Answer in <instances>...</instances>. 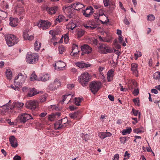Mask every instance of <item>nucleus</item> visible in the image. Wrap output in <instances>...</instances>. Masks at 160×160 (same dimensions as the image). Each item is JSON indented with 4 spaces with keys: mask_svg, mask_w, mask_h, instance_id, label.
Masks as SVG:
<instances>
[{
    "mask_svg": "<svg viewBox=\"0 0 160 160\" xmlns=\"http://www.w3.org/2000/svg\"><path fill=\"white\" fill-rule=\"evenodd\" d=\"M90 78V74L87 72H84L79 76L78 80L82 86L85 87L87 86Z\"/></svg>",
    "mask_w": 160,
    "mask_h": 160,
    "instance_id": "obj_1",
    "label": "nucleus"
},
{
    "mask_svg": "<svg viewBox=\"0 0 160 160\" xmlns=\"http://www.w3.org/2000/svg\"><path fill=\"white\" fill-rule=\"evenodd\" d=\"M67 117L59 120L57 121L54 124V127L56 129L59 130L63 129L67 127L68 124L70 123Z\"/></svg>",
    "mask_w": 160,
    "mask_h": 160,
    "instance_id": "obj_2",
    "label": "nucleus"
},
{
    "mask_svg": "<svg viewBox=\"0 0 160 160\" xmlns=\"http://www.w3.org/2000/svg\"><path fill=\"white\" fill-rule=\"evenodd\" d=\"M26 61L28 63L35 64L38 60L39 55L36 53L28 52L26 56Z\"/></svg>",
    "mask_w": 160,
    "mask_h": 160,
    "instance_id": "obj_3",
    "label": "nucleus"
},
{
    "mask_svg": "<svg viewBox=\"0 0 160 160\" xmlns=\"http://www.w3.org/2000/svg\"><path fill=\"white\" fill-rule=\"evenodd\" d=\"M5 40L7 45L9 47L13 46L18 42L16 37L12 34L7 35L5 37Z\"/></svg>",
    "mask_w": 160,
    "mask_h": 160,
    "instance_id": "obj_4",
    "label": "nucleus"
},
{
    "mask_svg": "<svg viewBox=\"0 0 160 160\" xmlns=\"http://www.w3.org/2000/svg\"><path fill=\"white\" fill-rule=\"evenodd\" d=\"M101 83L95 81L91 82L90 88L91 92L94 94L96 93L101 88Z\"/></svg>",
    "mask_w": 160,
    "mask_h": 160,
    "instance_id": "obj_5",
    "label": "nucleus"
},
{
    "mask_svg": "<svg viewBox=\"0 0 160 160\" xmlns=\"http://www.w3.org/2000/svg\"><path fill=\"white\" fill-rule=\"evenodd\" d=\"M98 49L99 52L101 53L107 54L111 53L113 52V50L107 46L102 43H99Z\"/></svg>",
    "mask_w": 160,
    "mask_h": 160,
    "instance_id": "obj_6",
    "label": "nucleus"
},
{
    "mask_svg": "<svg viewBox=\"0 0 160 160\" xmlns=\"http://www.w3.org/2000/svg\"><path fill=\"white\" fill-rule=\"evenodd\" d=\"M26 78L25 76L22 75L21 73H19L15 78L14 83L16 85L21 86L24 83Z\"/></svg>",
    "mask_w": 160,
    "mask_h": 160,
    "instance_id": "obj_7",
    "label": "nucleus"
},
{
    "mask_svg": "<svg viewBox=\"0 0 160 160\" xmlns=\"http://www.w3.org/2000/svg\"><path fill=\"white\" fill-rule=\"evenodd\" d=\"M30 119H33L31 115L28 113H23L18 117L17 120L18 122L24 123Z\"/></svg>",
    "mask_w": 160,
    "mask_h": 160,
    "instance_id": "obj_8",
    "label": "nucleus"
},
{
    "mask_svg": "<svg viewBox=\"0 0 160 160\" xmlns=\"http://www.w3.org/2000/svg\"><path fill=\"white\" fill-rule=\"evenodd\" d=\"M51 24V22L48 21L41 20L39 21L38 26L39 28H41L43 30H45L48 28L50 27Z\"/></svg>",
    "mask_w": 160,
    "mask_h": 160,
    "instance_id": "obj_9",
    "label": "nucleus"
},
{
    "mask_svg": "<svg viewBox=\"0 0 160 160\" xmlns=\"http://www.w3.org/2000/svg\"><path fill=\"white\" fill-rule=\"evenodd\" d=\"M83 26L89 30H94L97 27V24L94 21L88 20L86 23L83 24Z\"/></svg>",
    "mask_w": 160,
    "mask_h": 160,
    "instance_id": "obj_10",
    "label": "nucleus"
},
{
    "mask_svg": "<svg viewBox=\"0 0 160 160\" xmlns=\"http://www.w3.org/2000/svg\"><path fill=\"white\" fill-rule=\"evenodd\" d=\"M38 102L35 100H30L28 101L26 103V107L29 109L35 110L38 106Z\"/></svg>",
    "mask_w": 160,
    "mask_h": 160,
    "instance_id": "obj_11",
    "label": "nucleus"
},
{
    "mask_svg": "<svg viewBox=\"0 0 160 160\" xmlns=\"http://www.w3.org/2000/svg\"><path fill=\"white\" fill-rule=\"evenodd\" d=\"M51 78L50 75L46 73H41L39 74L38 79V81H41L42 82H46L48 81Z\"/></svg>",
    "mask_w": 160,
    "mask_h": 160,
    "instance_id": "obj_12",
    "label": "nucleus"
},
{
    "mask_svg": "<svg viewBox=\"0 0 160 160\" xmlns=\"http://www.w3.org/2000/svg\"><path fill=\"white\" fill-rule=\"evenodd\" d=\"M13 104V111H14L15 113L19 112H20V109L24 105L23 103L19 102H15Z\"/></svg>",
    "mask_w": 160,
    "mask_h": 160,
    "instance_id": "obj_13",
    "label": "nucleus"
},
{
    "mask_svg": "<svg viewBox=\"0 0 160 160\" xmlns=\"http://www.w3.org/2000/svg\"><path fill=\"white\" fill-rule=\"evenodd\" d=\"M81 48L82 52V54H89L91 53L92 50V48L87 44H84L83 45L81 46Z\"/></svg>",
    "mask_w": 160,
    "mask_h": 160,
    "instance_id": "obj_14",
    "label": "nucleus"
},
{
    "mask_svg": "<svg viewBox=\"0 0 160 160\" xmlns=\"http://www.w3.org/2000/svg\"><path fill=\"white\" fill-rule=\"evenodd\" d=\"M66 66V64L63 62L59 61L57 62L54 66L56 70H62Z\"/></svg>",
    "mask_w": 160,
    "mask_h": 160,
    "instance_id": "obj_15",
    "label": "nucleus"
},
{
    "mask_svg": "<svg viewBox=\"0 0 160 160\" xmlns=\"http://www.w3.org/2000/svg\"><path fill=\"white\" fill-rule=\"evenodd\" d=\"M72 7L73 8L74 10L79 11L80 9H82L84 7V5L79 2H75L71 4Z\"/></svg>",
    "mask_w": 160,
    "mask_h": 160,
    "instance_id": "obj_16",
    "label": "nucleus"
},
{
    "mask_svg": "<svg viewBox=\"0 0 160 160\" xmlns=\"http://www.w3.org/2000/svg\"><path fill=\"white\" fill-rule=\"evenodd\" d=\"M9 141L11 146L13 148L18 146V144L16 138L14 136H11L9 138Z\"/></svg>",
    "mask_w": 160,
    "mask_h": 160,
    "instance_id": "obj_17",
    "label": "nucleus"
},
{
    "mask_svg": "<svg viewBox=\"0 0 160 160\" xmlns=\"http://www.w3.org/2000/svg\"><path fill=\"white\" fill-rule=\"evenodd\" d=\"M9 25L12 27H15L18 26L19 22L18 19L10 17L9 18Z\"/></svg>",
    "mask_w": 160,
    "mask_h": 160,
    "instance_id": "obj_18",
    "label": "nucleus"
},
{
    "mask_svg": "<svg viewBox=\"0 0 160 160\" xmlns=\"http://www.w3.org/2000/svg\"><path fill=\"white\" fill-rule=\"evenodd\" d=\"M128 86V89L130 90H132L133 89L135 88H137V83L134 79H132L129 81Z\"/></svg>",
    "mask_w": 160,
    "mask_h": 160,
    "instance_id": "obj_19",
    "label": "nucleus"
},
{
    "mask_svg": "<svg viewBox=\"0 0 160 160\" xmlns=\"http://www.w3.org/2000/svg\"><path fill=\"white\" fill-rule=\"evenodd\" d=\"M114 70L113 69L109 70L107 73V79L108 82H111L113 80Z\"/></svg>",
    "mask_w": 160,
    "mask_h": 160,
    "instance_id": "obj_20",
    "label": "nucleus"
},
{
    "mask_svg": "<svg viewBox=\"0 0 160 160\" xmlns=\"http://www.w3.org/2000/svg\"><path fill=\"white\" fill-rule=\"evenodd\" d=\"M138 65L135 63H132L131 65V70L132 71L133 75L137 77L138 76Z\"/></svg>",
    "mask_w": 160,
    "mask_h": 160,
    "instance_id": "obj_21",
    "label": "nucleus"
},
{
    "mask_svg": "<svg viewBox=\"0 0 160 160\" xmlns=\"http://www.w3.org/2000/svg\"><path fill=\"white\" fill-rule=\"evenodd\" d=\"M58 9V7L54 6L51 7H47L46 11L49 14L52 15L55 14Z\"/></svg>",
    "mask_w": 160,
    "mask_h": 160,
    "instance_id": "obj_22",
    "label": "nucleus"
},
{
    "mask_svg": "<svg viewBox=\"0 0 160 160\" xmlns=\"http://www.w3.org/2000/svg\"><path fill=\"white\" fill-rule=\"evenodd\" d=\"M112 134L109 132H99L98 133V136L102 139H104L106 137H110Z\"/></svg>",
    "mask_w": 160,
    "mask_h": 160,
    "instance_id": "obj_23",
    "label": "nucleus"
},
{
    "mask_svg": "<svg viewBox=\"0 0 160 160\" xmlns=\"http://www.w3.org/2000/svg\"><path fill=\"white\" fill-rule=\"evenodd\" d=\"M63 10L65 12L68 13L70 15L73 14L75 10L74 8L72 7L71 5L67 7H64Z\"/></svg>",
    "mask_w": 160,
    "mask_h": 160,
    "instance_id": "obj_24",
    "label": "nucleus"
},
{
    "mask_svg": "<svg viewBox=\"0 0 160 160\" xmlns=\"http://www.w3.org/2000/svg\"><path fill=\"white\" fill-rule=\"evenodd\" d=\"M75 65L80 68H88L90 66V65L88 63H86L83 61L76 62Z\"/></svg>",
    "mask_w": 160,
    "mask_h": 160,
    "instance_id": "obj_25",
    "label": "nucleus"
},
{
    "mask_svg": "<svg viewBox=\"0 0 160 160\" xmlns=\"http://www.w3.org/2000/svg\"><path fill=\"white\" fill-rule=\"evenodd\" d=\"M39 93L37 90L34 88H29L28 92L27 94L28 97H31Z\"/></svg>",
    "mask_w": 160,
    "mask_h": 160,
    "instance_id": "obj_26",
    "label": "nucleus"
},
{
    "mask_svg": "<svg viewBox=\"0 0 160 160\" xmlns=\"http://www.w3.org/2000/svg\"><path fill=\"white\" fill-rule=\"evenodd\" d=\"M61 83L60 81L58 79L55 80L53 83V85L54 88H50L51 90H53L54 88H57L61 86Z\"/></svg>",
    "mask_w": 160,
    "mask_h": 160,
    "instance_id": "obj_27",
    "label": "nucleus"
},
{
    "mask_svg": "<svg viewBox=\"0 0 160 160\" xmlns=\"http://www.w3.org/2000/svg\"><path fill=\"white\" fill-rule=\"evenodd\" d=\"M41 43L38 41H36L34 43V49L35 51H38L40 50Z\"/></svg>",
    "mask_w": 160,
    "mask_h": 160,
    "instance_id": "obj_28",
    "label": "nucleus"
},
{
    "mask_svg": "<svg viewBox=\"0 0 160 160\" xmlns=\"http://www.w3.org/2000/svg\"><path fill=\"white\" fill-rule=\"evenodd\" d=\"M132 129L131 127L124 129L122 131V133L123 135H125L127 134H130L132 132Z\"/></svg>",
    "mask_w": 160,
    "mask_h": 160,
    "instance_id": "obj_29",
    "label": "nucleus"
},
{
    "mask_svg": "<svg viewBox=\"0 0 160 160\" xmlns=\"http://www.w3.org/2000/svg\"><path fill=\"white\" fill-rule=\"evenodd\" d=\"M6 75L8 79H10L12 77V73L9 69H8L6 72Z\"/></svg>",
    "mask_w": 160,
    "mask_h": 160,
    "instance_id": "obj_30",
    "label": "nucleus"
},
{
    "mask_svg": "<svg viewBox=\"0 0 160 160\" xmlns=\"http://www.w3.org/2000/svg\"><path fill=\"white\" fill-rule=\"evenodd\" d=\"M83 98L82 97L81 98L78 97V98H75V100L74 101L75 104L77 106H79L80 105V103L81 102Z\"/></svg>",
    "mask_w": 160,
    "mask_h": 160,
    "instance_id": "obj_31",
    "label": "nucleus"
},
{
    "mask_svg": "<svg viewBox=\"0 0 160 160\" xmlns=\"http://www.w3.org/2000/svg\"><path fill=\"white\" fill-rule=\"evenodd\" d=\"M153 78L156 80H158L160 82V72H157L153 74Z\"/></svg>",
    "mask_w": 160,
    "mask_h": 160,
    "instance_id": "obj_32",
    "label": "nucleus"
},
{
    "mask_svg": "<svg viewBox=\"0 0 160 160\" xmlns=\"http://www.w3.org/2000/svg\"><path fill=\"white\" fill-rule=\"evenodd\" d=\"M76 119H79L82 117V112L80 111H78L74 112Z\"/></svg>",
    "mask_w": 160,
    "mask_h": 160,
    "instance_id": "obj_33",
    "label": "nucleus"
},
{
    "mask_svg": "<svg viewBox=\"0 0 160 160\" xmlns=\"http://www.w3.org/2000/svg\"><path fill=\"white\" fill-rule=\"evenodd\" d=\"M130 138L129 137H124L120 138V141L121 143L124 144Z\"/></svg>",
    "mask_w": 160,
    "mask_h": 160,
    "instance_id": "obj_34",
    "label": "nucleus"
},
{
    "mask_svg": "<svg viewBox=\"0 0 160 160\" xmlns=\"http://www.w3.org/2000/svg\"><path fill=\"white\" fill-rule=\"evenodd\" d=\"M15 11L18 14H22L24 11L23 8H20L18 7L16 8Z\"/></svg>",
    "mask_w": 160,
    "mask_h": 160,
    "instance_id": "obj_35",
    "label": "nucleus"
},
{
    "mask_svg": "<svg viewBox=\"0 0 160 160\" xmlns=\"http://www.w3.org/2000/svg\"><path fill=\"white\" fill-rule=\"evenodd\" d=\"M82 13L83 15L86 17L89 18L90 16L92 15L91 12H89L88 13H87L88 12H87L88 10H86V8L85 10H82Z\"/></svg>",
    "mask_w": 160,
    "mask_h": 160,
    "instance_id": "obj_36",
    "label": "nucleus"
},
{
    "mask_svg": "<svg viewBox=\"0 0 160 160\" xmlns=\"http://www.w3.org/2000/svg\"><path fill=\"white\" fill-rule=\"evenodd\" d=\"M65 19V17L63 16L60 15L58 16V18L56 19V21L57 22H60L64 20Z\"/></svg>",
    "mask_w": 160,
    "mask_h": 160,
    "instance_id": "obj_37",
    "label": "nucleus"
},
{
    "mask_svg": "<svg viewBox=\"0 0 160 160\" xmlns=\"http://www.w3.org/2000/svg\"><path fill=\"white\" fill-rule=\"evenodd\" d=\"M85 31L82 29H80L78 31L77 34L79 37L82 36L84 34Z\"/></svg>",
    "mask_w": 160,
    "mask_h": 160,
    "instance_id": "obj_38",
    "label": "nucleus"
},
{
    "mask_svg": "<svg viewBox=\"0 0 160 160\" xmlns=\"http://www.w3.org/2000/svg\"><path fill=\"white\" fill-rule=\"evenodd\" d=\"M38 78H37V75L34 73V72H33L31 75L30 77V80L31 81H33L34 80H38Z\"/></svg>",
    "mask_w": 160,
    "mask_h": 160,
    "instance_id": "obj_39",
    "label": "nucleus"
},
{
    "mask_svg": "<svg viewBox=\"0 0 160 160\" xmlns=\"http://www.w3.org/2000/svg\"><path fill=\"white\" fill-rule=\"evenodd\" d=\"M65 50V48L63 46H59L58 48L59 53L60 54H62L63 52Z\"/></svg>",
    "mask_w": 160,
    "mask_h": 160,
    "instance_id": "obj_40",
    "label": "nucleus"
},
{
    "mask_svg": "<svg viewBox=\"0 0 160 160\" xmlns=\"http://www.w3.org/2000/svg\"><path fill=\"white\" fill-rule=\"evenodd\" d=\"M28 30H26L23 32V37L25 40H27L29 34H28Z\"/></svg>",
    "mask_w": 160,
    "mask_h": 160,
    "instance_id": "obj_41",
    "label": "nucleus"
},
{
    "mask_svg": "<svg viewBox=\"0 0 160 160\" xmlns=\"http://www.w3.org/2000/svg\"><path fill=\"white\" fill-rule=\"evenodd\" d=\"M51 108H52V110H55L56 111H60L61 110L62 108L60 107H57L56 105H51Z\"/></svg>",
    "mask_w": 160,
    "mask_h": 160,
    "instance_id": "obj_42",
    "label": "nucleus"
},
{
    "mask_svg": "<svg viewBox=\"0 0 160 160\" xmlns=\"http://www.w3.org/2000/svg\"><path fill=\"white\" fill-rule=\"evenodd\" d=\"M148 20L149 21H154L155 19V16L152 14L147 16Z\"/></svg>",
    "mask_w": 160,
    "mask_h": 160,
    "instance_id": "obj_43",
    "label": "nucleus"
},
{
    "mask_svg": "<svg viewBox=\"0 0 160 160\" xmlns=\"http://www.w3.org/2000/svg\"><path fill=\"white\" fill-rule=\"evenodd\" d=\"M142 53L140 52H136L134 54L135 56V60H137V58L142 56Z\"/></svg>",
    "mask_w": 160,
    "mask_h": 160,
    "instance_id": "obj_44",
    "label": "nucleus"
},
{
    "mask_svg": "<svg viewBox=\"0 0 160 160\" xmlns=\"http://www.w3.org/2000/svg\"><path fill=\"white\" fill-rule=\"evenodd\" d=\"M133 131L134 132L137 133H139L141 132H143V131L142 130H141V129L140 128H137L134 129L133 130Z\"/></svg>",
    "mask_w": 160,
    "mask_h": 160,
    "instance_id": "obj_45",
    "label": "nucleus"
},
{
    "mask_svg": "<svg viewBox=\"0 0 160 160\" xmlns=\"http://www.w3.org/2000/svg\"><path fill=\"white\" fill-rule=\"evenodd\" d=\"M133 101L136 105H137L138 106H139V99L138 98L134 99Z\"/></svg>",
    "mask_w": 160,
    "mask_h": 160,
    "instance_id": "obj_46",
    "label": "nucleus"
},
{
    "mask_svg": "<svg viewBox=\"0 0 160 160\" xmlns=\"http://www.w3.org/2000/svg\"><path fill=\"white\" fill-rule=\"evenodd\" d=\"M48 118V120L51 121H52L54 120L55 116L54 115H50L49 116Z\"/></svg>",
    "mask_w": 160,
    "mask_h": 160,
    "instance_id": "obj_47",
    "label": "nucleus"
},
{
    "mask_svg": "<svg viewBox=\"0 0 160 160\" xmlns=\"http://www.w3.org/2000/svg\"><path fill=\"white\" fill-rule=\"evenodd\" d=\"M130 157V154L129 153H128L127 151H126L125 152L124 154V160H126L128 159Z\"/></svg>",
    "mask_w": 160,
    "mask_h": 160,
    "instance_id": "obj_48",
    "label": "nucleus"
},
{
    "mask_svg": "<svg viewBox=\"0 0 160 160\" xmlns=\"http://www.w3.org/2000/svg\"><path fill=\"white\" fill-rule=\"evenodd\" d=\"M72 97V95L70 94H66L64 95L63 96V98L62 99V102H63L66 100V99L67 98V97Z\"/></svg>",
    "mask_w": 160,
    "mask_h": 160,
    "instance_id": "obj_49",
    "label": "nucleus"
},
{
    "mask_svg": "<svg viewBox=\"0 0 160 160\" xmlns=\"http://www.w3.org/2000/svg\"><path fill=\"white\" fill-rule=\"evenodd\" d=\"M0 14L1 15V16H0V17H3L4 18H6L7 17V13L5 12L0 11Z\"/></svg>",
    "mask_w": 160,
    "mask_h": 160,
    "instance_id": "obj_50",
    "label": "nucleus"
},
{
    "mask_svg": "<svg viewBox=\"0 0 160 160\" xmlns=\"http://www.w3.org/2000/svg\"><path fill=\"white\" fill-rule=\"evenodd\" d=\"M134 89V90L133 91L132 93L134 95V96H137L138 94L139 93L138 90L137 89V88H135Z\"/></svg>",
    "mask_w": 160,
    "mask_h": 160,
    "instance_id": "obj_51",
    "label": "nucleus"
},
{
    "mask_svg": "<svg viewBox=\"0 0 160 160\" xmlns=\"http://www.w3.org/2000/svg\"><path fill=\"white\" fill-rule=\"evenodd\" d=\"M91 42H92V44H93L95 45H96L98 44V40L94 38H92Z\"/></svg>",
    "mask_w": 160,
    "mask_h": 160,
    "instance_id": "obj_52",
    "label": "nucleus"
},
{
    "mask_svg": "<svg viewBox=\"0 0 160 160\" xmlns=\"http://www.w3.org/2000/svg\"><path fill=\"white\" fill-rule=\"evenodd\" d=\"M109 1V0H103V3L105 7H108L110 5Z\"/></svg>",
    "mask_w": 160,
    "mask_h": 160,
    "instance_id": "obj_53",
    "label": "nucleus"
},
{
    "mask_svg": "<svg viewBox=\"0 0 160 160\" xmlns=\"http://www.w3.org/2000/svg\"><path fill=\"white\" fill-rule=\"evenodd\" d=\"M89 136L88 134H85V135H84V136H82L83 138L85 140V141H87L89 139Z\"/></svg>",
    "mask_w": 160,
    "mask_h": 160,
    "instance_id": "obj_54",
    "label": "nucleus"
},
{
    "mask_svg": "<svg viewBox=\"0 0 160 160\" xmlns=\"http://www.w3.org/2000/svg\"><path fill=\"white\" fill-rule=\"evenodd\" d=\"M69 116L70 118L72 119H76V118L75 117V115L74 113H74H71L69 114Z\"/></svg>",
    "mask_w": 160,
    "mask_h": 160,
    "instance_id": "obj_55",
    "label": "nucleus"
},
{
    "mask_svg": "<svg viewBox=\"0 0 160 160\" xmlns=\"http://www.w3.org/2000/svg\"><path fill=\"white\" fill-rule=\"evenodd\" d=\"M46 95L42 96L40 98V101L41 102H43L46 101Z\"/></svg>",
    "mask_w": 160,
    "mask_h": 160,
    "instance_id": "obj_56",
    "label": "nucleus"
},
{
    "mask_svg": "<svg viewBox=\"0 0 160 160\" xmlns=\"http://www.w3.org/2000/svg\"><path fill=\"white\" fill-rule=\"evenodd\" d=\"M74 86L73 84H68L67 85V88L69 89H71L74 88Z\"/></svg>",
    "mask_w": 160,
    "mask_h": 160,
    "instance_id": "obj_57",
    "label": "nucleus"
},
{
    "mask_svg": "<svg viewBox=\"0 0 160 160\" xmlns=\"http://www.w3.org/2000/svg\"><path fill=\"white\" fill-rule=\"evenodd\" d=\"M104 15L103 10L102 9H100L99 11V16H102Z\"/></svg>",
    "mask_w": 160,
    "mask_h": 160,
    "instance_id": "obj_58",
    "label": "nucleus"
},
{
    "mask_svg": "<svg viewBox=\"0 0 160 160\" xmlns=\"http://www.w3.org/2000/svg\"><path fill=\"white\" fill-rule=\"evenodd\" d=\"M90 10V12H92V13H93V8L91 6H90L89 7H87V8H86V10Z\"/></svg>",
    "mask_w": 160,
    "mask_h": 160,
    "instance_id": "obj_59",
    "label": "nucleus"
},
{
    "mask_svg": "<svg viewBox=\"0 0 160 160\" xmlns=\"http://www.w3.org/2000/svg\"><path fill=\"white\" fill-rule=\"evenodd\" d=\"M123 22L126 25H129L130 23L128 21L126 18H125L123 20Z\"/></svg>",
    "mask_w": 160,
    "mask_h": 160,
    "instance_id": "obj_60",
    "label": "nucleus"
},
{
    "mask_svg": "<svg viewBox=\"0 0 160 160\" xmlns=\"http://www.w3.org/2000/svg\"><path fill=\"white\" fill-rule=\"evenodd\" d=\"M29 89L27 87H24L22 88V91L23 92H26L28 91H29Z\"/></svg>",
    "mask_w": 160,
    "mask_h": 160,
    "instance_id": "obj_61",
    "label": "nucleus"
},
{
    "mask_svg": "<svg viewBox=\"0 0 160 160\" xmlns=\"http://www.w3.org/2000/svg\"><path fill=\"white\" fill-rule=\"evenodd\" d=\"M108 98L111 101H113L114 100V98L113 96L111 95H109L108 96Z\"/></svg>",
    "mask_w": 160,
    "mask_h": 160,
    "instance_id": "obj_62",
    "label": "nucleus"
},
{
    "mask_svg": "<svg viewBox=\"0 0 160 160\" xmlns=\"http://www.w3.org/2000/svg\"><path fill=\"white\" fill-rule=\"evenodd\" d=\"M21 157L18 155L15 156L13 158L14 160H21Z\"/></svg>",
    "mask_w": 160,
    "mask_h": 160,
    "instance_id": "obj_63",
    "label": "nucleus"
},
{
    "mask_svg": "<svg viewBox=\"0 0 160 160\" xmlns=\"http://www.w3.org/2000/svg\"><path fill=\"white\" fill-rule=\"evenodd\" d=\"M119 158V155L118 154H116L114 157V159L113 160H118Z\"/></svg>",
    "mask_w": 160,
    "mask_h": 160,
    "instance_id": "obj_64",
    "label": "nucleus"
}]
</instances>
